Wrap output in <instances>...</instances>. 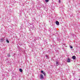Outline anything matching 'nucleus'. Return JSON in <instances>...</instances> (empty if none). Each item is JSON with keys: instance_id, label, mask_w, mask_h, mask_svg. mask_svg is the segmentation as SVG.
Listing matches in <instances>:
<instances>
[{"instance_id": "7ed1b4c3", "label": "nucleus", "mask_w": 80, "mask_h": 80, "mask_svg": "<svg viewBox=\"0 0 80 80\" xmlns=\"http://www.w3.org/2000/svg\"><path fill=\"white\" fill-rule=\"evenodd\" d=\"M41 72L44 75V76H45L46 73L45 72H43V71H41Z\"/></svg>"}, {"instance_id": "ddd939ff", "label": "nucleus", "mask_w": 80, "mask_h": 80, "mask_svg": "<svg viewBox=\"0 0 80 80\" xmlns=\"http://www.w3.org/2000/svg\"><path fill=\"white\" fill-rule=\"evenodd\" d=\"M8 57H10V54H8Z\"/></svg>"}, {"instance_id": "f257e3e1", "label": "nucleus", "mask_w": 80, "mask_h": 80, "mask_svg": "<svg viewBox=\"0 0 80 80\" xmlns=\"http://www.w3.org/2000/svg\"><path fill=\"white\" fill-rule=\"evenodd\" d=\"M40 78V79H43V76L42 74H41Z\"/></svg>"}, {"instance_id": "f8f14e48", "label": "nucleus", "mask_w": 80, "mask_h": 80, "mask_svg": "<svg viewBox=\"0 0 80 80\" xmlns=\"http://www.w3.org/2000/svg\"><path fill=\"white\" fill-rule=\"evenodd\" d=\"M70 48H73V47H72V46H71Z\"/></svg>"}, {"instance_id": "423d86ee", "label": "nucleus", "mask_w": 80, "mask_h": 80, "mask_svg": "<svg viewBox=\"0 0 80 80\" xmlns=\"http://www.w3.org/2000/svg\"><path fill=\"white\" fill-rule=\"evenodd\" d=\"M56 25H59V22L58 21H56Z\"/></svg>"}, {"instance_id": "20e7f679", "label": "nucleus", "mask_w": 80, "mask_h": 80, "mask_svg": "<svg viewBox=\"0 0 80 80\" xmlns=\"http://www.w3.org/2000/svg\"><path fill=\"white\" fill-rule=\"evenodd\" d=\"M72 58L73 59V60H75V59H76V57L75 56H73L72 57Z\"/></svg>"}, {"instance_id": "f03ea898", "label": "nucleus", "mask_w": 80, "mask_h": 80, "mask_svg": "<svg viewBox=\"0 0 80 80\" xmlns=\"http://www.w3.org/2000/svg\"><path fill=\"white\" fill-rule=\"evenodd\" d=\"M67 62L68 63H70V58H68L67 60Z\"/></svg>"}, {"instance_id": "9d476101", "label": "nucleus", "mask_w": 80, "mask_h": 80, "mask_svg": "<svg viewBox=\"0 0 80 80\" xmlns=\"http://www.w3.org/2000/svg\"><path fill=\"white\" fill-rule=\"evenodd\" d=\"M46 2H48L49 1V0H45Z\"/></svg>"}, {"instance_id": "9b49d317", "label": "nucleus", "mask_w": 80, "mask_h": 80, "mask_svg": "<svg viewBox=\"0 0 80 80\" xmlns=\"http://www.w3.org/2000/svg\"><path fill=\"white\" fill-rule=\"evenodd\" d=\"M59 3H60V2H61L60 0H59Z\"/></svg>"}, {"instance_id": "1a4fd4ad", "label": "nucleus", "mask_w": 80, "mask_h": 80, "mask_svg": "<svg viewBox=\"0 0 80 80\" xmlns=\"http://www.w3.org/2000/svg\"><path fill=\"white\" fill-rule=\"evenodd\" d=\"M6 41L7 42V43H9V41H8V39H7L6 40Z\"/></svg>"}, {"instance_id": "6e6552de", "label": "nucleus", "mask_w": 80, "mask_h": 80, "mask_svg": "<svg viewBox=\"0 0 80 80\" xmlns=\"http://www.w3.org/2000/svg\"><path fill=\"white\" fill-rule=\"evenodd\" d=\"M19 71L20 72H22L23 71V70H22V69H19Z\"/></svg>"}, {"instance_id": "39448f33", "label": "nucleus", "mask_w": 80, "mask_h": 80, "mask_svg": "<svg viewBox=\"0 0 80 80\" xmlns=\"http://www.w3.org/2000/svg\"><path fill=\"white\" fill-rule=\"evenodd\" d=\"M56 63L57 66H58V65H59V62H58L56 61Z\"/></svg>"}, {"instance_id": "2eb2a0df", "label": "nucleus", "mask_w": 80, "mask_h": 80, "mask_svg": "<svg viewBox=\"0 0 80 80\" xmlns=\"http://www.w3.org/2000/svg\"><path fill=\"white\" fill-rule=\"evenodd\" d=\"M79 80H80V79Z\"/></svg>"}, {"instance_id": "4468645a", "label": "nucleus", "mask_w": 80, "mask_h": 80, "mask_svg": "<svg viewBox=\"0 0 80 80\" xmlns=\"http://www.w3.org/2000/svg\"><path fill=\"white\" fill-rule=\"evenodd\" d=\"M46 57H47V58H48V56L46 55Z\"/></svg>"}, {"instance_id": "0eeeda50", "label": "nucleus", "mask_w": 80, "mask_h": 80, "mask_svg": "<svg viewBox=\"0 0 80 80\" xmlns=\"http://www.w3.org/2000/svg\"><path fill=\"white\" fill-rule=\"evenodd\" d=\"M4 40H5V39H4L3 38H2L1 39V42H3V41H4Z\"/></svg>"}]
</instances>
